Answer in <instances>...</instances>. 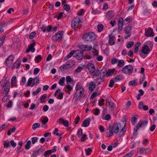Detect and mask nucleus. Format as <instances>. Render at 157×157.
<instances>
[{"mask_svg":"<svg viewBox=\"0 0 157 157\" xmlns=\"http://www.w3.org/2000/svg\"><path fill=\"white\" fill-rule=\"evenodd\" d=\"M96 38L95 34L90 32L85 33L82 36V39L84 40L89 42L94 40Z\"/></svg>","mask_w":157,"mask_h":157,"instance_id":"1","label":"nucleus"},{"mask_svg":"<svg viewBox=\"0 0 157 157\" xmlns=\"http://www.w3.org/2000/svg\"><path fill=\"white\" fill-rule=\"evenodd\" d=\"M76 90L75 94V97L76 98V100L77 101L79 100L81 97L83 95L84 93V89L81 86L78 87L77 85L76 87Z\"/></svg>","mask_w":157,"mask_h":157,"instance_id":"2","label":"nucleus"},{"mask_svg":"<svg viewBox=\"0 0 157 157\" xmlns=\"http://www.w3.org/2000/svg\"><path fill=\"white\" fill-rule=\"evenodd\" d=\"M150 51L147 45H145L143 47L142 52H139L140 56L143 58H145L147 56V55L149 53V52Z\"/></svg>","mask_w":157,"mask_h":157,"instance_id":"3","label":"nucleus"},{"mask_svg":"<svg viewBox=\"0 0 157 157\" xmlns=\"http://www.w3.org/2000/svg\"><path fill=\"white\" fill-rule=\"evenodd\" d=\"M81 21L79 17H76L72 21L71 26L72 28L74 30L76 29L78 25L81 23Z\"/></svg>","mask_w":157,"mask_h":157,"instance_id":"4","label":"nucleus"},{"mask_svg":"<svg viewBox=\"0 0 157 157\" xmlns=\"http://www.w3.org/2000/svg\"><path fill=\"white\" fill-rule=\"evenodd\" d=\"M64 32L63 31L59 32L56 33L52 38V40L55 42L60 41L62 40Z\"/></svg>","mask_w":157,"mask_h":157,"instance_id":"5","label":"nucleus"},{"mask_svg":"<svg viewBox=\"0 0 157 157\" xmlns=\"http://www.w3.org/2000/svg\"><path fill=\"white\" fill-rule=\"evenodd\" d=\"M133 68L131 65H128L124 66L122 68V72L125 74H132Z\"/></svg>","mask_w":157,"mask_h":157,"instance_id":"6","label":"nucleus"},{"mask_svg":"<svg viewBox=\"0 0 157 157\" xmlns=\"http://www.w3.org/2000/svg\"><path fill=\"white\" fill-rule=\"evenodd\" d=\"M121 127V124L120 123H115L111 127V125L109 126V128H110L112 127V130L113 133L114 134L117 133L119 131V128Z\"/></svg>","mask_w":157,"mask_h":157,"instance_id":"7","label":"nucleus"},{"mask_svg":"<svg viewBox=\"0 0 157 157\" xmlns=\"http://www.w3.org/2000/svg\"><path fill=\"white\" fill-rule=\"evenodd\" d=\"M83 52L81 50H75L74 56L78 60H81L83 58Z\"/></svg>","mask_w":157,"mask_h":157,"instance_id":"8","label":"nucleus"},{"mask_svg":"<svg viewBox=\"0 0 157 157\" xmlns=\"http://www.w3.org/2000/svg\"><path fill=\"white\" fill-rule=\"evenodd\" d=\"M155 35V33L153 31V29L151 28H149L147 29H145V36L148 37H153Z\"/></svg>","mask_w":157,"mask_h":157,"instance_id":"9","label":"nucleus"},{"mask_svg":"<svg viewBox=\"0 0 157 157\" xmlns=\"http://www.w3.org/2000/svg\"><path fill=\"white\" fill-rule=\"evenodd\" d=\"M87 67L90 74H93L95 71V67L94 65L91 63H88L87 66Z\"/></svg>","mask_w":157,"mask_h":157,"instance_id":"10","label":"nucleus"},{"mask_svg":"<svg viewBox=\"0 0 157 157\" xmlns=\"http://www.w3.org/2000/svg\"><path fill=\"white\" fill-rule=\"evenodd\" d=\"M14 57L12 55H10L6 59L5 64L6 66H8L12 63L14 59Z\"/></svg>","mask_w":157,"mask_h":157,"instance_id":"11","label":"nucleus"},{"mask_svg":"<svg viewBox=\"0 0 157 157\" xmlns=\"http://www.w3.org/2000/svg\"><path fill=\"white\" fill-rule=\"evenodd\" d=\"M131 26L130 25H128L126 26L125 33L127 34V35L125 36V39H127L131 35V33L130 32V31H131Z\"/></svg>","mask_w":157,"mask_h":157,"instance_id":"12","label":"nucleus"},{"mask_svg":"<svg viewBox=\"0 0 157 157\" xmlns=\"http://www.w3.org/2000/svg\"><path fill=\"white\" fill-rule=\"evenodd\" d=\"M109 38V43L110 45H113L115 44V42L114 40L115 39V37L111 34L108 36Z\"/></svg>","mask_w":157,"mask_h":157,"instance_id":"13","label":"nucleus"},{"mask_svg":"<svg viewBox=\"0 0 157 157\" xmlns=\"http://www.w3.org/2000/svg\"><path fill=\"white\" fill-rule=\"evenodd\" d=\"M115 15V14L113 11H109L107 12L106 14V17L108 19L110 20Z\"/></svg>","mask_w":157,"mask_h":157,"instance_id":"14","label":"nucleus"},{"mask_svg":"<svg viewBox=\"0 0 157 157\" xmlns=\"http://www.w3.org/2000/svg\"><path fill=\"white\" fill-rule=\"evenodd\" d=\"M123 24H124L123 19L122 17H121L119 19L118 23V29L120 30L122 29Z\"/></svg>","mask_w":157,"mask_h":157,"instance_id":"15","label":"nucleus"},{"mask_svg":"<svg viewBox=\"0 0 157 157\" xmlns=\"http://www.w3.org/2000/svg\"><path fill=\"white\" fill-rule=\"evenodd\" d=\"M35 45V43L33 42L28 47V49L26 50L27 52H29L31 51L32 52H35V48L34 47Z\"/></svg>","mask_w":157,"mask_h":157,"instance_id":"16","label":"nucleus"},{"mask_svg":"<svg viewBox=\"0 0 157 157\" xmlns=\"http://www.w3.org/2000/svg\"><path fill=\"white\" fill-rule=\"evenodd\" d=\"M106 71V70L105 68H103L101 69L100 71V77H101V78H104L105 76H106L107 73Z\"/></svg>","mask_w":157,"mask_h":157,"instance_id":"17","label":"nucleus"},{"mask_svg":"<svg viewBox=\"0 0 157 157\" xmlns=\"http://www.w3.org/2000/svg\"><path fill=\"white\" fill-rule=\"evenodd\" d=\"M96 84L94 82H91L90 83L89 89L91 92L93 91L95 87Z\"/></svg>","mask_w":157,"mask_h":157,"instance_id":"18","label":"nucleus"},{"mask_svg":"<svg viewBox=\"0 0 157 157\" xmlns=\"http://www.w3.org/2000/svg\"><path fill=\"white\" fill-rule=\"evenodd\" d=\"M90 121L91 119L89 118L85 120L82 123L83 126L85 127L88 126L90 124Z\"/></svg>","mask_w":157,"mask_h":157,"instance_id":"19","label":"nucleus"},{"mask_svg":"<svg viewBox=\"0 0 157 157\" xmlns=\"http://www.w3.org/2000/svg\"><path fill=\"white\" fill-rule=\"evenodd\" d=\"M21 65V61L19 60H17L12 66L11 68L12 69H14L15 67L17 68H19L20 65Z\"/></svg>","mask_w":157,"mask_h":157,"instance_id":"20","label":"nucleus"},{"mask_svg":"<svg viewBox=\"0 0 157 157\" xmlns=\"http://www.w3.org/2000/svg\"><path fill=\"white\" fill-rule=\"evenodd\" d=\"M123 123L124 124V126L119 132V136H121L126 131V129L125 128V126L126 124V121L124 122Z\"/></svg>","mask_w":157,"mask_h":157,"instance_id":"21","label":"nucleus"},{"mask_svg":"<svg viewBox=\"0 0 157 157\" xmlns=\"http://www.w3.org/2000/svg\"><path fill=\"white\" fill-rule=\"evenodd\" d=\"M17 83V80L16 77L15 76H13L11 79V86H16V84Z\"/></svg>","mask_w":157,"mask_h":157,"instance_id":"22","label":"nucleus"},{"mask_svg":"<svg viewBox=\"0 0 157 157\" xmlns=\"http://www.w3.org/2000/svg\"><path fill=\"white\" fill-rule=\"evenodd\" d=\"M75 63V62L73 61H69L66 63V64L69 69L73 67Z\"/></svg>","mask_w":157,"mask_h":157,"instance_id":"23","label":"nucleus"},{"mask_svg":"<svg viewBox=\"0 0 157 157\" xmlns=\"http://www.w3.org/2000/svg\"><path fill=\"white\" fill-rule=\"evenodd\" d=\"M60 121V123L63 124L65 127H67L69 125V123L67 120H64L62 118H60L59 119Z\"/></svg>","mask_w":157,"mask_h":157,"instance_id":"24","label":"nucleus"},{"mask_svg":"<svg viewBox=\"0 0 157 157\" xmlns=\"http://www.w3.org/2000/svg\"><path fill=\"white\" fill-rule=\"evenodd\" d=\"M104 81V78L100 77L95 80V82L97 83V85H99L101 83Z\"/></svg>","mask_w":157,"mask_h":157,"instance_id":"25","label":"nucleus"},{"mask_svg":"<svg viewBox=\"0 0 157 157\" xmlns=\"http://www.w3.org/2000/svg\"><path fill=\"white\" fill-rule=\"evenodd\" d=\"M148 122L147 121H143L139 122L138 123V125H139L140 127H144L147 125Z\"/></svg>","mask_w":157,"mask_h":157,"instance_id":"26","label":"nucleus"},{"mask_svg":"<svg viewBox=\"0 0 157 157\" xmlns=\"http://www.w3.org/2000/svg\"><path fill=\"white\" fill-rule=\"evenodd\" d=\"M75 50H72L67 55L66 57L64 58V59L66 60L68 58L71 57L72 56H74V55H75Z\"/></svg>","mask_w":157,"mask_h":157,"instance_id":"27","label":"nucleus"},{"mask_svg":"<svg viewBox=\"0 0 157 157\" xmlns=\"http://www.w3.org/2000/svg\"><path fill=\"white\" fill-rule=\"evenodd\" d=\"M40 82V80L39 78L36 77L33 79V82L31 86V87L35 85H37Z\"/></svg>","mask_w":157,"mask_h":157,"instance_id":"28","label":"nucleus"},{"mask_svg":"<svg viewBox=\"0 0 157 157\" xmlns=\"http://www.w3.org/2000/svg\"><path fill=\"white\" fill-rule=\"evenodd\" d=\"M117 63V67L120 68L122 67L124 64V62L123 59L118 60Z\"/></svg>","mask_w":157,"mask_h":157,"instance_id":"29","label":"nucleus"},{"mask_svg":"<svg viewBox=\"0 0 157 157\" xmlns=\"http://www.w3.org/2000/svg\"><path fill=\"white\" fill-rule=\"evenodd\" d=\"M68 69V68H67V67L66 64H63L60 66L59 67L60 70L61 71H63L65 70Z\"/></svg>","mask_w":157,"mask_h":157,"instance_id":"30","label":"nucleus"},{"mask_svg":"<svg viewBox=\"0 0 157 157\" xmlns=\"http://www.w3.org/2000/svg\"><path fill=\"white\" fill-rule=\"evenodd\" d=\"M113 133V132L112 130H109L108 131H107L106 132V136L107 137H110L112 136Z\"/></svg>","mask_w":157,"mask_h":157,"instance_id":"31","label":"nucleus"},{"mask_svg":"<svg viewBox=\"0 0 157 157\" xmlns=\"http://www.w3.org/2000/svg\"><path fill=\"white\" fill-rule=\"evenodd\" d=\"M40 125L39 123H35L32 126V129L35 130L37 128H39L40 127Z\"/></svg>","mask_w":157,"mask_h":157,"instance_id":"32","label":"nucleus"},{"mask_svg":"<svg viewBox=\"0 0 157 157\" xmlns=\"http://www.w3.org/2000/svg\"><path fill=\"white\" fill-rule=\"evenodd\" d=\"M115 70V69H112L109 70L106 73V75L108 76H110L112 75Z\"/></svg>","mask_w":157,"mask_h":157,"instance_id":"33","label":"nucleus"},{"mask_svg":"<svg viewBox=\"0 0 157 157\" xmlns=\"http://www.w3.org/2000/svg\"><path fill=\"white\" fill-rule=\"evenodd\" d=\"M5 38L6 36H4L0 38V47L3 45Z\"/></svg>","mask_w":157,"mask_h":157,"instance_id":"34","label":"nucleus"},{"mask_svg":"<svg viewBox=\"0 0 157 157\" xmlns=\"http://www.w3.org/2000/svg\"><path fill=\"white\" fill-rule=\"evenodd\" d=\"M103 25L101 24L98 25V31L99 32H101L103 29Z\"/></svg>","mask_w":157,"mask_h":157,"instance_id":"35","label":"nucleus"},{"mask_svg":"<svg viewBox=\"0 0 157 157\" xmlns=\"http://www.w3.org/2000/svg\"><path fill=\"white\" fill-rule=\"evenodd\" d=\"M94 111L93 113V114L95 115H98L100 113V110L98 108H96L95 109V110H92V112Z\"/></svg>","mask_w":157,"mask_h":157,"instance_id":"36","label":"nucleus"},{"mask_svg":"<svg viewBox=\"0 0 157 157\" xmlns=\"http://www.w3.org/2000/svg\"><path fill=\"white\" fill-rule=\"evenodd\" d=\"M31 144V141L30 140L28 141L25 146V148L26 149H29L30 147V144Z\"/></svg>","mask_w":157,"mask_h":157,"instance_id":"37","label":"nucleus"},{"mask_svg":"<svg viewBox=\"0 0 157 157\" xmlns=\"http://www.w3.org/2000/svg\"><path fill=\"white\" fill-rule=\"evenodd\" d=\"M94 73L93 75V78H94L95 77H97L100 74V70L99 69H97L96 70V71H94Z\"/></svg>","mask_w":157,"mask_h":157,"instance_id":"38","label":"nucleus"},{"mask_svg":"<svg viewBox=\"0 0 157 157\" xmlns=\"http://www.w3.org/2000/svg\"><path fill=\"white\" fill-rule=\"evenodd\" d=\"M65 78L64 77L62 78L59 80V83L60 86H63L65 81Z\"/></svg>","mask_w":157,"mask_h":157,"instance_id":"39","label":"nucleus"},{"mask_svg":"<svg viewBox=\"0 0 157 157\" xmlns=\"http://www.w3.org/2000/svg\"><path fill=\"white\" fill-rule=\"evenodd\" d=\"M52 153V150H48L44 152V155L46 157L49 156Z\"/></svg>","mask_w":157,"mask_h":157,"instance_id":"40","label":"nucleus"},{"mask_svg":"<svg viewBox=\"0 0 157 157\" xmlns=\"http://www.w3.org/2000/svg\"><path fill=\"white\" fill-rule=\"evenodd\" d=\"M41 91V88L40 87H39L37 88L36 91H33L32 92V95L33 96H35L38 94Z\"/></svg>","mask_w":157,"mask_h":157,"instance_id":"41","label":"nucleus"},{"mask_svg":"<svg viewBox=\"0 0 157 157\" xmlns=\"http://www.w3.org/2000/svg\"><path fill=\"white\" fill-rule=\"evenodd\" d=\"M33 81V79L32 78H29L27 81V83L26 85V86H30L31 85H30L32 83Z\"/></svg>","mask_w":157,"mask_h":157,"instance_id":"42","label":"nucleus"},{"mask_svg":"<svg viewBox=\"0 0 157 157\" xmlns=\"http://www.w3.org/2000/svg\"><path fill=\"white\" fill-rule=\"evenodd\" d=\"M63 8L64 10L67 11H68L70 9V7L67 4H65L63 6Z\"/></svg>","mask_w":157,"mask_h":157,"instance_id":"43","label":"nucleus"},{"mask_svg":"<svg viewBox=\"0 0 157 157\" xmlns=\"http://www.w3.org/2000/svg\"><path fill=\"white\" fill-rule=\"evenodd\" d=\"M63 95L64 93L60 92L59 94L57 96L58 97H56V98L59 100H61L63 98Z\"/></svg>","mask_w":157,"mask_h":157,"instance_id":"44","label":"nucleus"},{"mask_svg":"<svg viewBox=\"0 0 157 157\" xmlns=\"http://www.w3.org/2000/svg\"><path fill=\"white\" fill-rule=\"evenodd\" d=\"M111 64H112L114 65L116 63H118V59L116 58H113L111 59Z\"/></svg>","mask_w":157,"mask_h":157,"instance_id":"45","label":"nucleus"},{"mask_svg":"<svg viewBox=\"0 0 157 157\" xmlns=\"http://www.w3.org/2000/svg\"><path fill=\"white\" fill-rule=\"evenodd\" d=\"M134 44V43L132 41L129 42L126 45V47L128 48L132 47Z\"/></svg>","mask_w":157,"mask_h":157,"instance_id":"46","label":"nucleus"},{"mask_svg":"<svg viewBox=\"0 0 157 157\" xmlns=\"http://www.w3.org/2000/svg\"><path fill=\"white\" fill-rule=\"evenodd\" d=\"M114 79L115 80V82H117L118 81H119L122 80V77L121 75H119L116 77L114 78Z\"/></svg>","mask_w":157,"mask_h":157,"instance_id":"47","label":"nucleus"},{"mask_svg":"<svg viewBox=\"0 0 157 157\" xmlns=\"http://www.w3.org/2000/svg\"><path fill=\"white\" fill-rule=\"evenodd\" d=\"M84 51H89L92 48V46H88L87 45H85V47H84Z\"/></svg>","mask_w":157,"mask_h":157,"instance_id":"48","label":"nucleus"},{"mask_svg":"<svg viewBox=\"0 0 157 157\" xmlns=\"http://www.w3.org/2000/svg\"><path fill=\"white\" fill-rule=\"evenodd\" d=\"M130 21V17H128L126 18L124 21V24L126 25L129 23Z\"/></svg>","mask_w":157,"mask_h":157,"instance_id":"49","label":"nucleus"},{"mask_svg":"<svg viewBox=\"0 0 157 157\" xmlns=\"http://www.w3.org/2000/svg\"><path fill=\"white\" fill-rule=\"evenodd\" d=\"M36 33L35 32H33L30 33L29 35V38L30 39H32L35 36Z\"/></svg>","mask_w":157,"mask_h":157,"instance_id":"50","label":"nucleus"},{"mask_svg":"<svg viewBox=\"0 0 157 157\" xmlns=\"http://www.w3.org/2000/svg\"><path fill=\"white\" fill-rule=\"evenodd\" d=\"M3 145H4V147L5 148H8L10 146V145L9 143V142L7 141H5L4 142Z\"/></svg>","mask_w":157,"mask_h":157,"instance_id":"51","label":"nucleus"},{"mask_svg":"<svg viewBox=\"0 0 157 157\" xmlns=\"http://www.w3.org/2000/svg\"><path fill=\"white\" fill-rule=\"evenodd\" d=\"M48 121V119L47 117H45L44 119L42 120V123L43 124H46Z\"/></svg>","mask_w":157,"mask_h":157,"instance_id":"52","label":"nucleus"},{"mask_svg":"<svg viewBox=\"0 0 157 157\" xmlns=\"http://www.w3.org/2000/svg\"><path fill=\"white\" fill-rule=\"evenodd\" d=\"M105 101V100L104 99H101L100 100H99V102H98V105L100 106H101L102 105H103L104 104V102Z\"/></svg>","mask_w":157,"mask_h":157,"instance_id":"53","label":"nucleus"},{"mask_svg":"<svg viewBox=\"0 0 157 157\" xmlns=\"http://www.w3.org/2000/svg\"><path fill=\"white\" fill-rule=\"evenodd\" d=\"M133 152L131 151L130 152L127 153L125 155L123 156L122 157H131L133 155Z\"/></svg>","mask_w":157,"mask_h":157,"instance_id":"54","label":"nucleus"},{"mask_svg":"<svg viewBox=\"0 0 157 157\" xmlns=\"http://www.w3.org/2000/svg\"><path fill=\"white\" fill-rule=\"evenodd\" d=\"M9 97L7 95H5L2 98V100L3 102H5L8 99H9Z\"/></svg>","mask_w":157,"mask_h":157,"instance_id":"55","label":"nucleus"},{"mask_svg":"<svg viewBox=\"0 0 157 157\" xmlns=\"http://www.w3.org/2000/svg\"><path fill=\"white\" fill-rule=\"evenodd\" d=\"M66 81L67 84L71 82L72 81V78L70 76H68L66 77Z\"/></svg>","mask_w":157,"mask_h":157,"instance_id":"56","label":"nucleus"},{"mask_svg":"<svg viewBox=\"0 0 157 157\" xmlns=\"http://www.w3.org/2000/svg\"><path fill=\"white\" fill-rule=\"evenodd\" d=\"M38 138L36 137H33L32 139V142L33 144H34L37 142L38 140Z\"/></svg>","mask_w":157,"mask_h":157,"instance_id":"57","label":"nucleus"},{"mask_svg":"<svg viewBox=\"0 0 157 157\" xmlns=\"http://www.w3.org/2000/svg\"><path fill=\"white\" fill-rule=\"evenodd\" d=\"M82 68L80 67H78L77 69L75 70V72L76 73H78L81 72V70H82Z\"/></svg>","mask_w":157,"mask_h":157,"instance_id":"58","label":"nucleus"},{"mask_svg":"<svg viewBox=\"0 0 157 157\" xmlns=\"http://www.w3.org/2000/svg\"><path fill=\"white\" fill-rule=\"evenodd\" d=\"M78 136V137H80L82 134V128H80L77 132Z\"/></svg>","mask_w":157,"mask_h":157,"instance_id":"59","label":"nucleus"},{"mask_svg":"<svg viewBox=\"0 0 157 157\" xmlns=\"http://www.w3.org/2000/svg\"><path fill=\"white\" fill-rule=\"evenodd\" d=\"M136 120L137 118L135 117H133L132 118L131 122L133 125H135V124L136 122Z\"/></svg>","mask_w":157,"mask_h":157,"instance_id":"60","label":"nucleus"},{"mask_svg":"<svg viewBox=\"0 0 157 157\" xmlns=\"http://www.w3.org/2000/svg\"><path fill=\"white\" fill-rule=\"evenodd\" d=\"M137 82V80H132L131 81H130L129 83L128 84L130 86H132L134 84L136 83Z\"/></svg>","mask_w":157,"mask_h":157,"instance_id":"61","label":"nucleus"},{"mask_svg":"<svg viewBox=\"0 0 157 157\" xmlns=\"http://www.w3.org/2000/svg\"><path fill=\"white\" fill-rule=\"evenodd\" d=\"M42 57L40 55H38L35 58V61L36 62L37 61L39 62L41 59Z\"/></svg>","mask_w":157,"mask_h":157,"instance_id":"62","label":"nucleus"},{"mask_svg":"<svg viewBox=\"0 0 157 157\" xmlns=\"http://www.w3.org/2000/svg\"><path fill=\"white\" fill-rule=\"evenodd\" d=\"M58 128H55L54 131L53 132V133L54 134L56 135L57 136H59V133L58 132Z\"/></svg>","mask_w":157,"mask_h":157,"instance_id":"63","label":"nucleus"},{"mask_svg":"<svg viewBox=\"0 0 157 157\" xmlns=\"http://www.w3.org/2000/svg\"><path fill=\"white\" fill-rule=\"evenodd\" d=\"M47 27L45 25H43L42 26L40 27L41 30L43 31V32H45L46 30Z\"/></svg>","mask_w":157,"mask_h":157,"instance_id":"64","label":"nucleus"}]
</instances>
